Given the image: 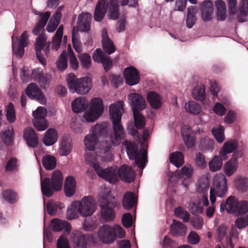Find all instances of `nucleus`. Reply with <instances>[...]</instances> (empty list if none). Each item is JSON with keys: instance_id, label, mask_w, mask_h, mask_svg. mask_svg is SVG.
<instances>
[{"instance_id": "nucleus-1", "label": "nucleus", "mask_w": 248, "mask_h": 248, "mask_svg": "<svg viewBox=\"0 0 248 248\" xmlns=\"http://www.w3.org/2000/svg\"><path fill=\"white\" fill-rule=\"evenodd\" d=\"M118 104L119 106L112 104L109 107V115L113 131V136L110 137V140L112 144L115 146L119 145L125 137L124 129L121 124L122 111L123 110V102L120 101Z\"/></svg>"}, {"instance_id": "nucleus-2", "label": "nucleus", "mask_w": 248, "mask_h": 248, "mask_svg": "<svg viewBox=\"0 0 248 248\" xmlns=\"http://www.w3.org/2000/svg\"><path fill=\"white\" fill-rule=\"evenodd\" d=\"M99 201L100 215L103 220L106 222L114 220L116 217L114 208L116 207L117 202L108 189H105L101 193Z\"/></svg>"}, {"instance_id": "nucleus-3", "label": "nucleus", "mask_w": 248, "mask_h": 248, "mask_svg": "<svg viewBox=\"0 0 248 248\" xmlns=\"http://www.w3.org/2000/svg\"><path fill=\"white\" fill-rule=\"evenodd\" d=\"M63 178L61 171L56 170L51 175V179L41 177V191L46 197L52 196L55 191H59L62 188Z\"/></svg>"}, {"instance_id": "nucleus-4", "label": "nucleus", "mask_w": 248, "mask_h": 248, "mask_svg": "<svg viewBox=\"0 0 248 248\" xmlns=\"http://www.w3.org/2000/svg\"><path fill=\"white\" fill-rule=\"evenodd\" d=\"M85 158L87 161L92 164L93 169L99 177L109 183H114L118 181V169L116 166L102 169L99 164L95 162V156L90 153H86Z\"/></svg>"}, {"instance_id": "nucleus-5", "label": "nucleus", "mask_w": 248, "mask_h": 248, "mask_svg": "<svg viewBox=\"0 0 248 248\" xmlns=\"http://www.w3.org/2000/svg\"><path fill=\"white\" fill-rule=\"evenodd\" d=\"M66 81L69 91L79 94H86L92 88V80L88 77L77 78L76 75L70 73L67 75Z\"/></svg>"}, {"instance_id": "nucleus-6", "label": "nucleus", "mask_w": 248, "mask_h": 248, "mask_svg": "<svg viewBox=\"0 0 248 248\" xmlns=\"http://www.w3.org/2000/svg\"><path fill=\"white\" fill-rule=\"evenodd\" d=\"M124 144L129 158L130 160H134L135 165L140 169L143 170L147 162L146 151L142 149L139 151L138 146L135 143L127 140L124 141Z\"/></svg>"}, {"instance_id": "nucleus-7", "label": "nucleus", "mask_w": 248, "mask_h": 248, "mask_svg": "<svg viewBox=\"0 0 248 248\" xmlns=\"http://www.w3.org/2000/svg\"><path fill=\"white\" fill-rule=\"evenodd\" d=\"M228 189L227 180L225 175L219 173L214 177L213 185L210 190V200L214 204L216 200V196L223 197L226 194Z\"/></svg>"}, {"instance_id": "nucleus-8", "label": "nucleus", "mask_w": 248, "mask_h": 248, "mask_svg": "<svg viewBox=\"0 0 248 248\" xmlns=\"http://www.w3.org/2000/svg\"><path fill=\"white\" fill-rule=\"evenodd\" d=\"M72 206L77 207V211L83 217L92 215L96 209L95 201L91 196L84 197L80 201L74 202Z\"/></svg>"}, {"instance_id": "nucleus-9", "label": "nucleus", "mask_w": 248, "mask_h": 248, "mask_svg": "<svg viewBox=\"0 0 248 248\" xmlns=\"http://www.w3.org/2000/svg\"><path fill=\"white\" fill-rule=\"evenodd\" d=\"M47 114V110L42 107H39L34 111L32 115L33 125L38 131H44L48 127V124L45 118Z\"/></svg>"}, {"instance_id": "nucleus-10", "label": "nucleus", "mask_w": 248, "mask_h": 248, "mask_svg": "<svg viewBox=\"0 0 248 248\" xmlns=\"http://www.w3.org/2000/svg\"><path fill=\"white\" fill-rule=\"evenodd\" d=\"M98 237L100 241L106 244L112 243L116 239L114 228L109 225H103L98 231Z\"/></svg>"}, {"instance_id": "nucleus-11", "label": "nucleus", "mask_w": 248, "mask_h": 248, "mask_svg": "<svg viewBox=\"0 0 248 248\" xmlns=\"http://www.w3.org/2000/svg\"><path fill=\"white\" fill-rule=\"evenodd\" d=\"M26 93L30 98L36 100L42 104L46 102L44 93L35 83H31L28 86L26 89Z\"/></svg>"}, {"instance_id": "nucleus-12", "label": "nucleus", "mask_w": 248, "mask_h": 248, "mask_svg": "<svg viewBox=\"0 0 248 248\" xmlns=\"http://www.w3.org/2000/svg\"><path fill=\"white\" fill-rule=\"evenodd\" d=\"M124 76L125 83L129 86L137 85L140 81L139 73L133 66L125 68L124 71Z\"/></svg>"}, {"instance_id": "nucleus-13", "label": "nucleus", "mask_w": 248, "mask_h": 248, "mask_svg": "<svg viewBox=\"0 0 248 248\" xmlns=\"http://www.w3.org/2000/svg\"><path fill=\"white\" fill-rule=\"evenodd\" d=\"M199 8L201 18L204 22L211 21L213 18V4L210 0H204L200 3Z\"/></svg>"}, {"instance_id": "nucleus-14", "label": "nucleus", "mask_w": 248, "mask_h": 248, "mask_svg": "<svg viewBox=\"0 0 248 248\" xmlns=\"http://www.w3.org/2000/svg\"><path fill=\"white\" fill-rule=\"evenodd\" d=\"M128 98L132 108L133 112L140 111L146 108L145 100L140 94L130 93Z\"/></svg>"}, {"instance_id": "nucleus-15", "label": "nucleus", "mask_w": 248, "mask_h": 248, "mask_svg": "<svg viewBox=\"0 0 248 248\" xmlns=\"http://www.w3.org/2000/svg\"><path fill=\"white\" fill-rule=\"evenodd\" d=\"M93 59L94 62L102 63L106 72L109 70L112 66V62L111 59L100 49L95 50L93 52Z\"/></svg>"}, {"instance_id": "nucleus-16", "label": "nucleus", "mask_w": 248, "mask_h": 248, "mask_svg": "<svg viewBox=\"0 0 248 248\" xmlns=\"http://www.w3.org/2000/svg\"><path fill=\"white\" fill-rule=\"evenodd\" d=\"M241 152H237L233 154L231 159L225 163L224 166V172L228 176H232L238 169V158L242 156Z\"/></svg>"}, {"instance_id": "nucleus-17", "label": "nucleus", "mask_w": 248, "mask_h": 248, "mask_svg": "<svg viewBox=\"0 0 248 248\" xmlns=\"http://www.w3.org/2000/svg\"><path fill=\"white\" fill-rule=\"evenodd\" d=\"M238 200L234 196H229L225 202H222L220 205V211L223 212L226 210L229 214H234L237 212Z\"/></svg>"}, {"instance_id": "nucleus-18", "label": "nucleus", "mask_w": 248, "mask_h": 248, "mask_svg": "<svg viewBox=\"0 0 248 248\" xmlns=\"http://www.w3.org/2000/svg\"><path fill=\"white\" fill-rule=\"evenodd\" d=\"M92 20V16L88 13H82L78 17L77 27L78 31L88 32L90 30V23Z\"/></svg>"}, {"instance_id": "nucleus-19", "label": "nucleus", "mask_w": 248, "mask_h": 248, "mask_svg": "<svg viewBox=\"0 0 248 248\" xmlns=\"http://www.w3.org/2000/svg\"><path fill=\"white\" fill-rule=\"evenodd\" d=\"M119 178L124 182L131 183L135 179V171L131 167L124 164L118 170V179Z\"/></svg>"}, {"instance_id": "nucleus-20", "label": "nucleus", "mask_w": 248, "mask_h": 248, "mask_svg": "<svg viewBox=\"0 0 248 248\" xmlns=\"http://www.w3.org/2000/svg\"><path fill=\"white\" fill-rule=\"evenodd\" d=\"M182 135L184 142L188 148H192L195 142V133L191 127L185 126L182 130Z\"/></svg>"}, {"instance_id": "nucleus-21", "label": "nucleus", "mask_w": 248, "mask_h": 248, "mask_svg": "<svg viewBox=\"0 0 248 248\" xmlns=\"http://www.w3.org/2000/svg\"><path fill=\"white\" fill-rule=\"evenodd\" d=\"M70 238L74 248H87L85 236L80 231H73Z\"/></svg>"}, {"instance_id": "nucleus-22", "label": "nucleus", "mask_w": 248, "mask_h": 248, "mask_svg": "<svg viewBox=\"0 0 248 248\" xmlns=\"http://www.w3.org/2000/svg\"><path fill=\"white\" fill-rule=\"evenodd\" d=\"M24 138L27 145L34 148L38 146V139L35 130L31 127H27L24 130Z\"/></svg>"}, {"instance_id": "nucleus-23", "label": "nucleus", "mask_w": 248, "mask_h": 248, "mask_svg": "<svg viewBox=\"0 0 248 248\" xmlns=\"http://www.w3.org/2000/svg\"><path fill=\"white\" fill-rule=\"evenodd\" d=\"M102 45L105 52L108 55L115 51L116 47L113 42L108 37L106 29L102 30Z\"/></svg>"}, {"instance_id": "nucleus-24", "label": "nucleus", "mask_w": 248, "mask_h": 248, "mask_svg": "<svg viewBox=\"0 0 248 248\" xmlns=\"http://www.w3.org/2000/svg\"><path fill=\"white\" fill-rule=\"evenodd\" d=\"M46 39L43 35H39L36 39L35 50L36 57L43 65L46 64V59L42 56L41 50L44 48Z\"/></svg>"}, {"instance_id": "nucleus-25", "label": "nucleus", "mask_w": 248, "mask_h": 248, "mask_svg": "<svg viewBox=\"0 0 248 248\" xmlns=\"http://www.w3.org/2000/svg\"><path fill=\"white\" fill-rule=\"evenodd\" d=\"M107 9L106 0H98L94 13V20L98 22L102 21L104 17Z\"/></svg>"}, {"instance_id": "nucleus-26", "label": "nucleus", "mask_w": 248, "mask_h": 248, "mask_svg": "<svg viewBox=\"0 0 248 248\" xmlns=\"http://www.w3.org/2000/svg\"><path fill=\"white\" fill-rule=\"evenodd\" d=\"M89 102L85 97H79L74 100L71 106L73 111L79 113L84 111L88 107Z\"/></svg>"}, {"instance_id": "nucleus-27", "label": "nucleus", "mask_w": 248, "mask_h": 248, "mask_svg": "<svg viewBox=\"0 0 248 248\" xmlns=\"http://www.w3.org/2000/svg\"><path fill=\"white\" fill-rule=\"evenodd\" d=\"M31 78L34 81L40 83L41 86L49 83V78L47 75L45 76L42 69L37 68L32 71Z\"/></svg>"}, {"instance_id": "nucleus-28", "label": "nucleus", "mask_w": 248, "mask_h": 248, "mask_svg": "<svg viewBox=\"0 0 248 248\" xmlns=\"http://www.w3.org/2000/svg\"><path fill=\"white\" fill-rule=\"evenodd\" d=\"M186 226L181 222L173 219L170 225V233L175 237L184 236L186 233Z\"/></svg>"}, {"instance_id": "nucleus-29", "label": "nucleus", "mask_w": 248, "mask_h": 248, "mask_svg": "<svg viewBox=\"0 0 248 248\" xmlns=\"http://www.w3.org/2000/svg\"><path fill=\"white\" fill-rule=\"evenodd\" d=\"M107 126L108 125L106 123L97 124L91 128L90 133L97 139L101 137H104L108 134Z\"/></svg>"}, {"instance_id": "nucleus-30", "label": "nucleus", "mask_w": 248, "mask_h": 248, "mask_svg": "<svg viewBox=\"0 0 248 248\" xmlns=\"http://www.w3.org/2000/svg\"><path fill=\"white\" fill-rule=\"evenodd\" d=\"M107 8L109 11L108 14V18L110 19L116 20L119 16V8L118 0H109V2H106Z\"/></svg>"}, {"instance_id": "nucleus-31", "label": "nucleus", "mask_w": 248, "mask_h": 248, "mask_svg": "<svg viewBox=\"0 0 248 248\" xmlns=\"http://www.w3.org/2000/svg\"><path fill=\"white\" fill-rule=\"evenodd\" d=\"M76 182L72 176H68L65 181L64 189L65 195L68 197L72 196L76 192Z\"/></svg>"}, {"instance_id": "nucleus-32", "label": "nucleus", "mask_w": 248, "mask_h": 248, "mask_svg": "<svg viewBox=\"0 0 248 248\" xmlns=\"http://www.w3.org/2000/svg\"><path fill=\"white\" fill-rule=\"evenodd\" d=\"M137 201L135 194L132 192H126L123 198L122 204L123 207L127 210L131 209L136 204Z\"/></svg>"}, {"instance_id": "nucleus-33", "label": "nucleus", "mask_w": 248, "mask_h": 248, "mask_svg": "<svg viewBox=\"0 0 248 248\" xmlns=\"http://www.w3.org/2000/svg\"><path fill=\"white\" fill-rule=\"evenodd\" d=\"M197 8L195 6H190L187 8L186 18V26L188 28H192L197 21L196 16Z\"/></svg>"}, {"instance_id": "nucleus-34", "label": "nucleus", "mask_w": 248, "mask_h": 248, "mask_svg": "<svg viewBox=\"0 0 248 248\" xmlns=\"http://www.w3.org/2000/svg\"><path fill=\"white\" fill-rule=\"evenodd\" d=\"M51 223L54 231L59 232L64 230L65 232H69L71 231L70 224L65 220L56 218L53 219Z\"/></svg>"}, {"instance_id": "nucleus-35", "label": "nucleus", "mask_w": 248, "mask_h": 248, "mask_svg": "<svg viewBox=\"0 0 248 248\" xmlns=\"http://www.w3.org/2000/svg\"><path fill=\"white\" fill-rule=\"evenodd\" d=\"M58 133L55 129L49 128L46 132L43 138V142L46 146L54 144L57 140Z\"/></svg>"}, {"instance_id": "nucleus-36", "label": "nucleus", "mask_w": 248, "mask_h": 248, "mask_svg": "<svg viewBox=\"0 0 248 248\" xmlns=\"http://www.w3.org/2000/svg\"><path fill=\"white\" fill-rule=\"evenodd\" d=\"M192 95L193 98L198 101H203L206 99L205 87L202 84H198L192 90Z\"/></svg>"}, {"instance_id": "nucleus-37", "label": "nucleus", "mask_w": 248, "mask_h": 248, "mask_svg": "<svg viewBox=\"0 0 248 248\" xmlns=\"http://www.w3.org/2000/svg\"><path fill=\"white\" fill-rule=\"evenodd\" d=\"M147 100L150 106L155 109H158L161 106V99L155 92H149L147 95Z\"/></svg>"}, {"instance_id": "nucleus-38", "label": "nucleus", "mask_w": 248, "mask_h": 248, "mask_svg": "<svg viewBox=\"0 0 248 248\" xmlns=\"http://www.w3.org/2000/svg\"><path fill=\"white\" fill-rule=\"evenodd\" d=\"M72 148L71 138L68 136L63 137L61 141V155L63 156L67 155L71 152Z\"/></svg>"}, {"instance_id": "nucleus-39", "label": "nucleus", "mask_w": 248, "mask_h": 248, "mask_svg": "<svg viewBox=\"0 0 248 248\" xmlns=\"http://www.w3.org/2000/svg\"><path fill=\"white\" fill-rule=\"evenodd\" d=\"M215 6L217 10V20L223 21L226 18V4L222 0L215 1Z\"/></svg>"}, {"instance_id": "nucleus-40", "label": "nucleus", "mask_w": 248, "mask_h": 248, "mask_svg": "<svg viewBox=\"0 0 248 248\" xmlns=\"http://www.w3.org/2000/svg\"><path fill=\"white\" fill-rule=\"evenodd\" d=\"M185 110L192 115H198L202 112V107L194 101H189L185 105Z\"/></svg>"}, {"instance_id": "nucleus-41", "label": "nucleus", "mask_w": 248, "mask_h": 248, "mask_svg": "<svg viewBox=\"0 0 248 248\" xmlns=\"http://www.w3.org/2000/svg\"><path fill=\"white\" fill-rule=\"evenodd\" d=\"M169 158L170 162L177 168H179L184 163V156L180 152L172 153Z\"/></svg>"}, {"instance_id": "nucleus-42", "label": "nucleus", "mask_w": 248, "mask_h": 248, "mask_svg": "<svg viewBox=\"0 0 248 248\" xmlns=\"http://www.w3.org/2000/svg\"><path fill=\"white\" fill-rule=\"evenodd\" d=\"M42 164L47 170H52L56 167L57 162L56 158L51 155H45L42 158Z\"/></svg>"}, {"instance_id": "nucleus-43", "label": "nucleus", "mask_w": 248, "mask_h": 248, "mask_svg": "<svg viewBox=\"0 0 248 248\" xmlns=\"http://www.w3.org/2000/svg\"><path fill=\"white\" fill-rule=\"evenodd\" d=\"M235 188L242 192L248 191V180L246 177L240 176L234 180Z\"/></svg>"}, {"instance_id": "nucleus-44", "label": "nucleus", "mask_w": 248, "mask_h": 248, "mask_svg": "<svg viewBox=\"0 0 248 248\" xmlns=\"http://www.w3.org/2000/svg\"><path fill=\"white\" fill-rule=\"evenodd\" d=\"M72 42L75 51L78 53H81L82 51V47L76 27H74L72 30Z\"/></svg>"}, {"instance_id": "nucleus-45", "label": "nucleus", "mask_w": 248, "mask_h": 248, "mask_svg": "<svg viewBox=\"0 0 248 248\" xmlns=\"http://www.w3.org/2000/svg\"><path fill=\"white\" fill-rule=\"evenodd\" d=\"M63 27L62 25H60L58 29L55 36L52 40V49L58 50L61 44L62 39V37Z\"/></svg>"}, {"instance_id": "nucleus-46", "label": "nucleus", "mask_w": 248, "mask_h": 248, "mask_svg": "<svg viewBox=\"0 0 248 248\" xmlns=\"http://www.w3.org/2000/svg\"><path fill=\"white\" fill-rule=\"evenodd\" d=\"M90 109L101 115L104 110V105L102 99L100 98H93L91 101Z\"/></svg>"}, {"instance_id": "nucleus-47", "label": "nucleus", "mask_w": 248, "mask_h": 248, "mask_svg": "<svg viewBox=\"0 0 248 248\" xmlns=\"http://www.w3.org/2000/svg\"><path fill=\"white\" fill-rule=\"evenodd\" d=\"M98 141L97 138L89 133L85 136L84 143L87 149L89 151H93Z\"/></svg>"}, {"instance_id": "nucleus-48", "label": "nucleus", "mask_w": 248, "mask_h": 248, "mask_svg": "<svg viewBox=\"0 0 248 248\" xmlns=\"http://www.w3.org/2000/svg\"><path fill=\"white\" fill-rule=\"evenodd\" d=\"M13 128L12 127H8L6 129L2 132L1 138L5 144L10 145L13 141Z\"/></svg>"}, {"instance_id": "nucleus-49", "label": "nucleus", "mask_w": 248, "mask_h": 248, "mask_svg": "<svg viewBox=\"0 0 248 248\" xmlns=\"http://www.w3.org/2000/svg\"><path fill=\"white\" fill-rule=\"evenodd\" d=\"M193 173V169L191 167L185 166L180 170L175 172V175L178 179L182 178L183 176H186L187 178H190Z\"/></svg>"}, {"instance_id": "nucleus-50", "label": "nucleus", "mask_w": 248, "mask_h": 248, "mask_svg": "<svg viewBox=\"0 0 248 248\" xmlns=\"http://www.w3.org/2000/svg\"><path fill=\"white\" fill-rule=\"evenodd\" d=\"M224 131V127L221 125L215 127L212 130V132L214 136L217 141L219 143L222 142L225 139Z\"/></svg>"}, {"instance_id": "nucleus-51", "label": "nucleus", "mask_w": 248, "mask_h": 248, "mask_svg": "<svg viewBox=\"0 0 248 248\" xmlns=\"http://www.w3.org/2000/svg\"><path fill=\"white\" fill-rule=\"evenodd\" d=\"M80 61L81 66L86 69H88L91 67V58L87 53H81L78 56Z\"/></svg>"}, {"instance_id": "nucleus-52", "label": "nucleus", "mask_w": 248, "mask_h": 248, "mask_svg": "<svg viewBox=\"0 0 248 248\" xmlns=\"http://www.w3.org/2000/svg\"><path fill=\"white\" fill-rule=\"evenodd\" d=\"M222 166V161L219 156L216 155L209 162V169L211 171L215 172L221 169Z\"/></svg>"}, {"instance_id": "nucleus-53", "label": "nucleus", "mask_w": 248, "mask_h": 248, "mask_svg": "<svg viewBox=\"0 0 248 248\" xmlns=\"http://www.w3.org/2000/svg\"><path fill=\"white\" fill-rule=\"evenodd\" d=\"M100 116V115H99L98 113L97 114L95 112L92 110V109L90 108L89 110L84 113L81 118V120L85 122H93L97 120Z\"/></svg>"}, {"instance_id": "nucleus-54", "label": "nucleus", "mask_w": 248, "mask_h": 248, "mask_svg": "<svg viewBox=\"0 0 248 248\" xmlns=\"http://www.w3.org/2000/svg\"><path fill=\"white\" fill-rule=\"evenodd\" d=\"M34 13L36 15L39 16L37 23L45 27L50 16V12L47 11L45 13L34 11Z\"/></svg>"}, {"instance_id": "nucleus-55", "label": "nucleus", "mask_w": 248, "mask_h": 248, "mask_svg": "<svg viewBox=\"0 0 248 248\" xmlns=\"http://www.w3.org/2000/svg\"><path fill=\"white\" fill-rule=\"evenodd\" d=\"M6 118L10 123H13L16 121L15 107L12 103H9L6 107Z\"/></svg>"}, {"instance_id": "nucleus-56", "label": "nucleus", "mask_w": 248, "mask_h": 248, "mask_svg": "<svg viewBox=\"0 0 248 248\" xmlns=\"http://www.w3.org/2000/svg\"><path fill=\"white\" fill-rule=\"evenodd\" d=\"M133 115L135 126L139 129L143 128L145 124V118L144 116L140 111H134V112H133Z\"/></svg>"}, {"instance_id": "nucleus-57", "label": "nucleus", "mask_w": 248, "mask_h": 248, "mask_svg": "<svg viewBox=\"0 0 248 248\" xmlns=\"http://www.w3.org/2000/svg\"><path fill=\"white\" fill-rule=\"evenodd\" d=\"M58 68L63 71L67 67V61L66 51H63L56 62Z\"/></svg>"}, {"instance_id": "nucleus-58", "label": "nucleus", "mask_w": 248, "mask_h": 248, "mask_svg": "<svg viewBox=\"0 0 248 248\" xmlns=\"http://www.w3.org/2000/svg\"><path fill=\"white\" fill-rule=\"evenodd\" d=\"M1 195L2 198L9 203H13L16 202V193L11 189L4 190Z\"/></svg>"}, {"instance_id": "nucleus-59", "label": "nucleus", "mask_w": 248, "mask_h": 248, "mask_svg": "<svg viewBox=\"0 0 248 248\" xmlns=\"http://www.w3.org/2000/svg\"><path fill=\"white\" fill-rule=\"evenodd\" d=\"M6 171L10 172L17 171L18 170L17 160L15 157H11L7 162L6 167Z\"/></svg>"}, {"instance_id": "nucleus-60", "label": "nucleus", "mask_w": 248, "mask_h": 248, "mask_svg": "<svg viewBox=\"0 0 248 248\" xmlns=\"http://www.w3.org/2000/svg\"><path fill=\"white\" fill-rule=\"evenodd\" d=\"M200 147L203 151H212L214 149V141L207 137L205 138L203 141H201Z\"/></svg>"}, {"instance_id": "nucleus-61", "label": "nucleus", "mask_w": 248, "mask_h": 248, "mask_svg": "<svg viewBox=\"0 0 248 248\" xmlns=\"http://www.w3.org/2000/svg\"><path fill=\"white\" fill-rule=\"evenodd\" d=\"M174 214L178 217L182 219L183 221L187 222L189 220L190 215L181 207L176 208L174 210Z\"/></svg>"}, {"instance_id": "nucleus-62", "label": "nucleus", "mask_w": 248, "mask_h": 248, "mask_svg": "<svg viewBox=\"0 0 248 248\" xmlns=\"http://www.w3.org/2000/svg\"><path fill=\"white\" fill-rule=\"evenodd\" d=\"M195 161L196 166L199 168L203 169L207 166L205 157L200 152L196 154Z\"/></svg>"}, {"instance_id": "nucleus-63", "label": "nucleus", "mask_w": 248, "mask_h": 248, "mask_svg": "<svg viewBox=\"0 0 248 248\" xmlns=\"http://www.w3.org/2000/svg\"><path fill=\"white\" fill-rule=\"evenodd\" d=\"M235 225L241 229L248 225V215L237 218L235 221Z\"/></svg>"}, {"instance_id": "nucleus-64", "label": "nucleus", "mask_w": 248, "mask_h": 248, "mask_svg": "<svg viewBox=\"0 0 248 248\" xmlns=\"http://www.w3.org/2000/svg\"><path fill=\"white\" fill-rule=\"evenodd\" d=\"M57 248H70L68 240L65 235H61L57 240Z\"/></svg>"}]
</instances>
